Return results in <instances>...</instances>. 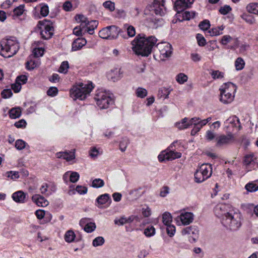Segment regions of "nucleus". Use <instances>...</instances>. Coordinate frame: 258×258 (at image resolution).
Wrapping results in <instances>:
<instances>
[{
    "instance_id": "1",
    "label": "nucleus",
    "mask_w": 258,
    "mask_h": 258,
    "mask_svg": "<svg viewBox=\"0 0 258 258\" xmlns=\"http://www.w3.org/2000/svg\"><path fill=\"white\" fill-rule=\"evenodd\" d=\"M133 51L138 55L148 56L151 52L153 47L156 44L157 39L154 36L145 37V35H138L135 40Z\"/></svg>"
},
{
    "instance_id": "2",
    "label": "nucleus",
    "mask_w": 258,
    "mask_h": 258,
    "mask_svg": "<svg viewBox=\"0 0 258 258\" xmlns=\"http://www.w3.org/2000/svg\"><path fill=\"white\" fill-rule=\"evenodd\" d=\"M242 216L239 211L234 209L227 216L223 217L221 220L222 225L227 229L235 231L242 225Z\"/></svg>"
},
{
    "instance_id": "3",
    "label": "nucleus",
    "mask_w": 258,
    "mask_h": 258,
    "mask_svg": "<svg viewBox=\"0 0 258 258\" xmlns=\"http://www.w3.org/2000/svg\"><path fill=\"white\" fill-rule=\"evenodd\" d=\"M93 88L92 83H77L70 89V96L74 100H83L89 95Z\"/></svg>"
},
{
    "instance_id": "4",
    "label": "nucleus",
    "mask_w": 258,
    "mask_h": 258,
    "mask_svg": "<svg viewBox=\"0 0 258 258\" xmlns=\"http://www.w3.org/2000/svg\"><path fill=\"white\" fill-rule=\"evenodd\" d=\"M19 48V43L16 38L4 39L0 43V54L4 57H10L18 52Z\"/></svg>"
},
{
    "instance_id": "5",
    "label": "nucleus",
    "mask_w": 258,
    "mask_h": 258,
    "mask_svg": "<svg viewBox=\"0 0 258 258\" xmlns=\"http://www.w3.org/2000/svg\"><path fill=\"white\" fill-rule=\"evenodd\" d=\"M220 91V101L225 104L231 103L234 99L236 91V86L231 82H228L222 85L219 89Z\"/></svg>"
},
{
    "instance_id": "6",
    "label": "nucleus",
    "mask_w": 258,
    "mask_h": 258,
    "mask_svg": "<svg viewBox=\"0 0 258 258\" xmlns=\"http://www.w3.org/2000/svg\"><path fill=\"white\" fill-rule=\"evenodd\" d=\"M96 105L100 109L108 108L113 103L111 95L105 91L98 90L94 96Z\"/></svg>"
},
{
    "instance_id": "7",
    "label": "nucleus",
    "mask_w": 258,
    "mask_h": 258,
    "mask_svg": "<svg viewBox=\"0 0 258 258\" xmlns=\"http://www.w3.org/2000/svg\"><path fill=\"white\" fill-rule=\"evenodd\" d=\"M212 168L208 164H203L197 169L195 173V181L201 183L209 178L212 175Z\"/></svg>"
},
{
    "instance_id": "8",
    "label": "nucleus",
    "mask_w": 258,
    "mask_h": 258,
    "mask_svg": "<svg viewBox=\"0 0 258 258\" xmlns=\"http://www.w3.org/2000/svg\"><path fill=\"white\" fill-rule=\"evenodd\" d=\"M37 27L43 38L48 39L52 36L53 28L52 23L49 21L44 20L42 21H39L37 25Z\"/></svg>"
},
{
    "instance_id": "9",
    "label": "nucleus",
    "mask_w": 258,
    "mask_h": 258,
    "mask_svg": "<svg viewBox=\"0 0 258 258\" xmlns=\"http://www.w3.org/2000/svg\"><path fill=\"white\" fill-rule=\"evenodd\" d=\"M120 29L116 26L113 25L103 28L99 31V36L103 39H115L119 34Z\"/></svg>"
},
{
    "instance_id": "10",
    "label": "nucleus",
    "mask_w": 258,
    "mask_h": 258,
    "mask_svg": "<svg viewBox=\"0 0 258 258\" xmlns=\"http://www.w3.org/2000/svg\"><path fill=\"white\" fill-rule=\"evenodd\" d=\"M194 219V215L192 213L186 212L185 210H181L180 214L177 216L175 220L178 226H185L190 224Z\"/></svg>"
},
{
    "instance_id": "11",
    "label": "nucleus",
    "mask_w": 258,
    "mask_h": 258,
    "mask_svg": "<svg viewBox=\"0 0 258 258\" xmlns=\"http://www.w3.org/2000/svg\"><path fill=\"white\" fill-rule=\"evenodd\" d=\"M147 10L151 12V15L153 13L161 16L164 15L166 11L164 0H154L152 5L147 7Z\"/></svg>"
},
{
    "instance_id": "12",
    "label": "nucleus",
    "mask_w": 258,
    "mask_h": 258,
    "mask_svg": "<svg viewBox=\"0 0 258 258\" xmlns=\"http://www.w3.org/2000/svg\"><path fill=\"white\" fill-rule=\"evenodd\" d=\"M159 50V56L161 60H165L170 57L172 54V46L167 42H163L157 44Z\"/></svg>"
},
{
    "instance_id": "13",
    "label": "nucleus",
    "mask_w": 258,
    "mask_h": 258,
    "mask_svg": "<svg viewBox=\"0 0 258 258\" xmlns=\"http://www.w3.org/2000/svg\"><path fill=\"white\" fill-rule=\"evenodd\" d=\"M234 208L232 206L226 204H219L217 205L214 208V212L215 215L221 218V220L223 217L227 216V215L230 214V212L233 211Z\"/></svg>"
},
{
    "instance_id": "14",
    "label": "nucleus",
    "mask_w": 258,
    "mask_h": 258,
    "mask_svg": "<svg viewBox=\"0 0 258 258\" xmlns=\"http://www.w3.org/2000/svg\"><path fill=\"white\" fill-rule=\"evenodd\" d=\"M181 156V153L174 151L167 150L162 152L158 156V159L160 162L165 160H172L179 158Z\"/></svg>"
},
{
    "instance_id": "15",
    "label": "nucleus",
    "mask_w": 258,
    "mask_h": 258,
    "mask_svg": "<svg viewBox=\"0 0 258 258\" xmlns=\"http://www.w3.org/2000/svg\"><path fill=\"white\" fill-rule=\"evenodd\" d=\"M194 1L195 0H177L174 4V8L177 13V18L181 16V12L190 7Z\"/></svg>"
},
{
    "instance_id": "16",
    "label": "nucleus",
    "mask_w": 258,
    "mask_h": 258,
    "mask_svg": "<svg viewBox=\"0 0 258 258\" xmlns=\"http://www.w3.org/2000/svg\"><path fill=\"white\" fill-rule=\"evenodd\" d=\"M234 140V136L231 133H229L226 135H220L217 138L216 146L218 147H221L224 145H227L233 142Z\"/></svg>"
},
{
    "instance_id": "17",
    "label": "nucleus",
    "mask_w": 258,
    "mask_h": 258,
    "mask_svg": "<svg viewBox=\"0 0 258 258\" xmlns=\"http://www.w3.org/2000/svg\"><path fill=\"white\" fill-rule=\"evenodd\" d=\"M80 225L88 233L93 232L96 228L95 223L90 222V219L87 218L82 219L80 221Z\"/></svg>"
},
{
    "instance_id": "18",
    "label": "nucleus",
    "mask_w": 258,
    "mask_h": 258,
    "mask_svg": "<svg viewBox=\"0 0 258 258\" xmlns=\"http://www.w3.org/2000/svg\"><path fill=\"white\" fill-rule=\"evenodd\" d=\"M79 174L75 171H69L66 172L63 175V179L66 183L68 182V178L71 182L75 183L79 180Z\"/></svg>"
},
{
    "instance_id": "19",
    "label": "nucleus",
    "mask_w": 258,
    "mask_h": 258,
    "mask_svg": "<svg viewBox=\"0 0 258 258\" xmlns=\"http://www.w3.org/2000/svg\"><path fill=\"white\" fill-rule=\"evenodd\" d=\"M32 200L40 207H46L48 205V202L40 195H33L32 197Z\"/></svg>"
},
{
    "instance_id": "20",
    "label": "nucleus",
    "mask_w": 258,
    "mask_h": 258,
    "mask_svg": "<svg viewBox=\"0 0 258 258\" xmlns=\"http://www.w3.org/2000/svg\"><path fill=\"white\" fill-rule=\"evenodd\" d=\"M87 43V41L85 38H78L72 43V50L77 51L80 49L83 46L85 45Z\"/></svg>"
},
{
    "instance_id": "21",
    "label": "nucleus",
    "mask_w": 258,
    "mask_h": 258,
    "mask_svg": "<svg viewBox=\"0 0 258 258\" xmlns=\"http://www.w3.org/2000/svg\"><path fill=\"white\" fill-rule=\"evenodd\" d=\"M26 194L21 190L14 192L12 198L14 201L19 203H24L25 202Z\"/></svg>"
},
{
    "instance_id": "22",
    "label": "nucleus",
    "mask_w": 258,
    "mask_h": 258,
    "mask_svg": "<svg viewBox=\"0 0 258 258\" xmlns=\"http://www.w3.org/2000/svg\"><path fill=\"white\" fill-rule=\"evenodd\" d=\"M41 45V42L40 41L35 42L33 44V52L35 57L41 56L44 53V49L42 47H39Z\"/></svg>"
},
{
    "instance_id": "23",
    "label": "nucleus",
    "mask_w": 258,
    "mask_h": 258,
    "mask_svg": "<svg viewBox=\"0 0 258 258\" xmlns=\"http://www.w3.org/2000/svg\"><path fill=\"white\" fill-rule=\"evenodd\" d=\"M56 156L58 158H63L67 161H70L75 158L74 152H59L56 154Z\"/></svg>"
},
{
    "instance_id": "24",
    "label": "nucleus",
    "mask_w": 258,
    "mask_h": 258,
    "mask_svg": "<svg viewBox=\"0 0 258 258\" xmlns=\"http://www.w3.org/2000/svg\"><path fill=\"white\" fill-rule=\"evenodd\" d=\"M225 26L222 25L220 26L212 28L208 31V33L211 36H217L223 34V30L225 29Z\"/></svg>"
},
{
    "instance_id": "25",
    "label": "nucleus",
    "mask_w": 258,
    "mask_h": 258,
    "mask_svg": "<svg viewBox=\"0 0 258 258\" xmlns=\"http://www.w3.org/2000/svg\"><path fill=\"white\" fill-rule=\"evenodd\" d=\"M75 18L76 21L80 24L79 26L81 27L82 28H85L87 26L89 20L84 15L78 14L76 15Z\"/></svg>"
},
{
    "instance_id": "26",
    "label": "nucleus",
    "mask_w": 258,
    "mask_h": 258,
    "mask_svg": "<svg viewBox=\"0 0 258 258\" xmlns=\"http://www.w3.org/2000/svg\"><path fill=\"white\" fill-rule=\"evenodd\" d=\"M246 11L251 14L258 15V3H251L246 7Z\"/></svg>"
},
{
    "instance_id": "27",
    "label": "nucleus",
    "mask_w": 258,
    "mask_h": 258,
    "mask_svg": "<svg viewBox=\"0 0 258 258\" xmlns=\"http://www.w3.org/2000/svg\"><path fill=\"white\" fill-rule=\"evenodd\" d=\"M225 123L226 124H231L232 126L233 127H237L238 126V129L240 128V125L239 124V120L238 118L235 116H233L231 117H230L229 118H228Z\"/></svg>"
},
{
    "instance_id": "28",
    "label": "nucleus",
    "mask_w": 258,
    "mask_h": 258,
    "mask_svg": "<svg viewBox=\"0 0 258 258\" xmlns=\"http://www.w3.org/2000/svg\"><path fill=\"white\" fill-rule=\"evenodd\" d=\"M98 22L96 21H88L86 30L90 34H93L94 30L97 28Z\"/></svg>"
},
{
    "instance_id": "29",
    "label": "nucleus",
    "mask_w": 258,
    "mask_h": 258,
    "mask_svg": "<svg viewBox=\"0 0 258 258\" xmlns=\"http://www.w3.org/2000/svg\"><path fill=\"white\" fill-rule=\"evenodd\" d=\"M196 13L195 12L191 11H185L182 14V18L180 19V17L177 18L180 21L183 20H189L190 19L194 18Z\"/></svg>"
},
{
    "instance_id": "30",
    "label": "nucleus",
    "mask_w": 258,
    "mask_h": 258,
    "mask_svg": "<svg viewBox=\"0 0 258 258\" xmlns=\"http://www.w3.org/2000/svg\"><path fill=\"white\" fill-rule=\"evenodd\" d=\"M20 107H15L11 109L9 111V115L11 118L16 119L19 117L21 114Z\"/></svg>"
},
{
    "instance_id": "31",
    "label": "nucleus",
    "mask_w": 258,
    "mask_h": 258,
    "mask_svg": "<svg viewBox=\"0 0 258 258\" xmlns=\"http://www.w3.org/2000/svg\"><path fill=\"white\" fill-rule=\"evenodd\" d=\"M175 126L179 130H183L189 127V121L187 118L182 119L180 121L176 122Z\"/></svg>"
},
{
    "instance_id": "32",
    "label": "nucleus",
    "mask_w": 258,
    "mask_h": 258,
    "mask_svg": "<svg viewBox=\"0 0 258 258\" xmlns=\"http://www.w3.org/2000/svg\"><path fill=\"white\" fill-rule=\"evenodd\" d=\"M234 65L237 71H240L244 68L245 61L242 57H239L236 59Z\"/></svg>"
},
{
    "instance_id": "33",
    "label": "nucleus",
    "mask_w": 258,
    "mask_h": 258,
    "mask_svg": "<svg viewBox=\"0 0 258 258\" xmlns=\"http://www.w3.org/2000/svg\"><path fill=\"white\" fill-rule=\"evenodd\" d=\"M172 217L169 213L165 212L162 215V222L165 226L171 224Z\"/></svg>"
},
{
    "instance_id": "34",
    "label": "nucleus",
    "mask_w": 258,
    "mask_h": 258,
    "mask_svg": "<svg viewBox=\"0 0 258 258\" xmlns=\"http://www.w3.org/2000/svg\"><path fill=\"white\" fill-rule=\"evenodd\" d=\"M40 62L39 59H31L26 63V68L28 70H33L39 66Z\"/></svg>"
},
{
    "instance_id": "35",
    "label": "nucleus",
    "mask_w": 258,
    "mask_h": 258,
    "mask_svg": "<svg viewBox=\"0 0 258 258\" xmlns=\"http://www.w3.org/2000/svg\"><path fill=\"white\" fill-rule=\"evenodd\" d=\"M210 75L214 80L221 79L224 77V73L219 70H212Z\"/></svg>"
},
{
    "instance_id": "36",
    "label": "nucleus",
    "mask_w": 258,
    "mask_h": 258,
    "mask_svg": "<svg viewBox=\"0 0 258 258\" xmlns=\"http://www.w3.org/2000/svg\"><path fill=\"white\" fill-rule=\"evenodd\" d=\"M240 17L243 20L249 24H253L255 23V19L251 15L243 13L240 16Z\"/></svg>"
},
{
    "instance_id": "37",
    "label": "nucleus",
    "mask_w": 258,
    "mask_h": 258,
    "mask_svg": "<svg viewBox=\"0 0 258 258\" xmlns=\"http://www.w3.org/2000/svg\"><path fill=\"white\" fill-rule=\"evenodd\" d=\"M109 200L110 201L109 195L105 194L99 196L97 199V202L98 204L102 205L107 203Z\"/></svg>"
},
{
    "instance_id": "38",
    "label": "nucleus",
    "mask_w": 258,
    "mask_h": 258,
    "mask_svg": "<svg viewBox=\"0 0 258 258\" xmlns=\"http://www.w3.org/2000/svg\"><path fill=\"white\" fill-rule=\"evenodd\" d=\"M245 188L248 192H254L258 190V185L254 182H249L245 185Z\"/></svg>"
},
{
    "instance_id": "39",
    "label": "nucleus",
    "mask_w": 258,
    "mask_h": 258,
    "mask_svg": "<svg viewBox=\"0 0 258 258\" xmlns=\"http://www.w3.org/2000/svg\"><path fill=\"white\" fill-rule=\"evenodd\" d=\"M76 235L72 230L68 231L64 235L65 240L67 242H72L74 241Z\"/></svg>"
},
{
    "instance_id": "40",
    "label": "nucleus",
    "mask_w": 258,
    "mask_h": 258,
    "mask_svg": "<svg viewBox=\"0 0 258 258\" xmlns=\"http://www.w3.org/2000/svg\"><path fill=\"white\" fill-rule=\"evenodd\" d=\"M256 160V158L253 154H249L245 156L244 163L246 165H248L254 162Z\"/></svg>"
},
{
    "instance_id": "41",
    "label": "nucleus",
    "mask_w": 258,
    "mask_h": 258,
    "mask_svg": "<svg viewBox=\"0 0 258 258\" xmlns=\"http://www.w3.org/2000/svg\"><path fill=\"white\" fill-rule=\"evenodd\" d=\"M197 232L198 231L196 229H194L190 226L185 228L181 231V233L183 235L190 234L196 235Z\"/></svg>"
},
{
    "instance_id": "42",
    "label": "nucleus",
    "mask_w": 258,
    "mask_h": 258,
    "mask_svg": "<svg viewBox=\"0 0 258 258\" xmlns=\"http://www.w3.org/2000/svg\"><path fill=\"white\" fill-rule=\"evenodd\" d=\"M124 28L126 29L127 35L129 37H132L135 35V28L133 26L126 24L124 25Z\"/></svg>"
},
{
    "instance_id": "43",
    "label": "nucleus",
    "mask_w": 258,
    "mask_h": 258,
    "mask_svg": "<svg viewBox=\"0 0 258 258\" xmlns=\"http://www.w3.org/2000/svg\"><path fill=\"white\" fill-rule=\"evenodd\" d=\"M144 234L147 237L152 236L155 234V228L150 225L145 229Z\"/></svg>"
},
{
    "instance_id": "44",
    "label": "nucleus",
    "mask_w": 258,
    "mask_h": 258,
    "mask_svg": "<svg viewBox=\"0 0 258 258\" xmlns=\"http://www.w3.org/2000/svg\"><path fill=\"white\" fill-rule=\"evenodd\" d=\"M136 94L138 97L143 98L147 96V91L145 89L139 87L137 89Z\"/></svg>"
},
{
    "instance_id": "45",
    "label": "nucleus",
    "mask_w": 258,
    "mask_h": 258,
    "mask_svg": "<svg viewBox=\"0 0 258 258\" xmlns=\"http://www.w3.org/2000/svg\"><path fill=\"white\" fill-rule=\"evenodd\" d=\"M187 76L184 74L180 73L176 76V80L178 83L182 84L187 81Z\"/></svg>"
},
{
    "instance_id": "46",
    "label": "nucleus",
    "mask_w": 258,
    "mask_h": 258,
    "mask_svg": "<svg viewBox=\"0 0 258 258\" xmlns=\"http://www.w3.org/2000/svg\"><path fill=\"white\" fill-rule=\"evenodd\" d=\"M24 7L23 5H20L16 8L13 11V16L19 17L22 15L24 11Z\"/></svg>"
},
{
    "instance_id": "47",
    "label": "nucleus",
    "mask_w": 258,
    "mask_h": 258,
    "mask_svg": "<svg viewBox=\"0 0 258 258\" xmlns=\"http://www.w3.org/2000/svg\"><path fill=\"white\" fill-rule=\"evenodd\" d=\"M104 239L102 237L99 236L93 240L92 244L94 246L97 247L102 245L104 243Z\"/></svg>"
},
{
    "instance_id": "48",
    "label": "nucleus",
    "mask_w": 258,
    "mask_h": 258,
    "mask_svg": "<svg viewBox=\"0 0 258 258\" xmlns=\"http://www.w3.org/2000/svg\"><path fill=\"white\" fill-rule=\"evenodd\" d=\"M200 28L204 31L208 30L210 27V23L209 21L207 20H204L200 22L199 25Z\"/></svg>"
},
{
    "instance_id": "49",
    "label": "nucleus",
    "mask_w": 258,
    "mask_h": 258,
    "mask_svg": "<svg viewBox=\"0 0 258 258\" xmlns=\"http://www.w3.org/2000/svg\"><path fill=\"white\" fill-rule=\"evenodd\" d=\"M104 184L103 180L100 178H96L93 180L92 185L93 187L95 188H98L102 187Z\"/></svg>"
},
{
    "instance_id": "50",
    "label": "nucleus",
    "mask_w": 258,
    "mask_h": 258,
    "mask_svg": "<svg viewBox=\"0 0 258 258\" xmlns=\"http://www.w3.org/2000/svg\"><path fill=\"white\" fill-rule=\"evenodd\" d=\"M6 176L10 178L11 179H17L19 177V172L18 171H10L6 173Z\"/></svg>"
},
{
    "instance_id": "51",
    "label": "nucleus",
    "mask_w": 258,
    "mask_h": 258,
    "mask_svg": "<svg viewBox=\"0 0 258 258\" xmlns=\"http://www.w3.org/2000/svg\"><path fill=\"white\" fill-rule=\"evenodd\" d=\"M100 154L99 149L96 147H91L89 151L90 156L93 159L96 158L98 155Z\"/></svg>"
},
{
    "instance_id": "52",
    "label": "nucleus",
    "mask_w": 258,
    "mask_h": 258,
    "mask_svg": "<svg viewBox=\"0 0 258 258\" xmlns=\"http://www.w3.org/2000/svg\"><path fill=\"white\" fill-rule=\"evenodd\" d=\"M198 43L200 46H204L206 44V40L204 36L201 34H198L196 36Z\"/></svg>"
},
{
    "instance_id": "53",
    "label": "nucleus",
    "mask_w": 258,
    "mask_h": 258,
    "mask_svg": "<svg viewBox=\"0 0 258 258\" xmlns=\"http://www.w3.org/2000/svg\"><path fill=\"white\" fill-rule=\"evenodd\" d=\"M69 66L67 61H63L59 69V72L61 73L66 74L68 72Z\"/></svg>"
},
{
    "instance_id": "54",
    "label": "nucleus",
    "mask_w": 258,
    "mask_h": 258,
    "mask_svg": "<svg viewBox=\"0 0 258 258\" xmlns=\"http://www.w3.org/2000/svg\"><path fill=\"white\" fill-rule=\"evenodd\" d=\"M103 7L109 10L110 11H113L115 10L114 3L111 1H106L103 4Z\"/></svg>"
},
{
    "instance_id": "55",
    "label": "nucleus",
    "mask_w": 258,
    "mask_h": 258,
    "mask_svg": "<svg viewBox=\"0 0 258 258\" xmlns=\"http://www.w3.org/2000/svg\"><path fill=\"white\" fill-rule=\"evenodd\" d=\"M166 231L168 235L172 237L175 232V227L171 224L166 226Z\"/></svg>"
},
{
    "instance_id": "56",
    "label": "nucleus",
    "mask_w": 258,
    "mask_h": 258,
    "mask_svg": "<svg viewBox=\"0 0 258 258\" xmlns=\"http://www.w3.org/2000/svg\"><path fill=\"white\" fill-rule=\"evenodd\" d=\"M216 137V134L211 130H208L206 132L205 138L208 141H212Z\"/></svg>"
},
{
    "instance_id": "57",
    "label": "nucleus",
    "mask_w": 258,
    "mask_h": 258,
    "mask_svg": "<svg viewBox=\"0 0 258 258\" xmlns=\"http://www.w3.org/2000/svg\"><path fill=\"white\" fill-rule=\"evenodd\" d=\"M114 223L118 226H121L124 224H126V217L124 216H123L118 219L116 218L114 220Z\"/></svg>"
},
{
    "instance_id": "58",
    "label": "nucleus",
    "mask_w": 258,
    "mask_h": 258,
    "mask_svg": "<svg viewBox=\"0 0 258 258\" xmlns=\"http://www.w3.org/2000/svg\"><path fill=\"white\" fill-rule=\"evenodd\" d=\"M232 40V38L230 35H224L220 40V43L222 45H226Z\"/></svg>"
},
{
    "instance_id": "59",
    "label": "nucleus",
    "mask_w": 258,
    "mask_h": 258,
    "mask_svg": "<svg viewBox=\"0 0 258 258\" xmlns=\"http://www.w3.org/2000/svg\"><path fill=\"white\" fill-rule=\"evenodd\" d=\"M26 146V143L22 140H18L15 143V147L18 150L23 149Z\"/></svg>"
},
{
    "instance_id": "60",
    "label": "nucleus",
    "mask_w": 258,
    "mask_h": 258,
    "mask_svg": "<svg viewBox=\"0 0 258 258\" xmlns=\"http://www.w3.org/2000/svg\"><path fill=\"white\" fill-rule=\"evenodd\" d=\"M21 83L20 82L17 81L15 83L12 85V89L14 90V91L16 93L19 92L21 89Z\"/></svg>"
},
{
    "instance_id": "61",
    "label": "nucleus",
    "mask_w": 258,
    "mask_h": 258,
    "mask_svg": "<svg viewBox=\"0 0 258 258\" xmlns=\"http://www.w3.org/2000/svg\"><path fill=\"white\" fill-rule=\"evenodd\" d=\"M48 7L46 5H42L40 9V14L43 17H45L48 14Z\"/></svg>"
},
{
    "instance_id": "62",
    "label": "nucleus",
    "mask_w": 258,
    "mask_h": 258,
    "mask_svg": "<svg viewBox=\"0 0 258 258\" xmlns=\"http://www.w3.org/2000/svg\"><path fill=\"white\" fill-rule=\"evenodd\" d=\"M128 144V140L127 139H123L119 144V148L121 151L124 152Z\"/></svg>"
},
{
    "instance_id": "63",
    "label": "nucleus",
    "mask_w": 258,
    "mask_h": 258,
    "mask_svg": "<svg viewBox=\"0 0 258 258\" xmlns=\"http://www.w3.org/2000/svg\"><path fill=\"white\" fill-rule=\"evenodd\" d=\"M231 11V7L228 5H225L219 9V12L222 15H226Z\"/></svg>"
},
{
    "instance_id": "64",
    "label": "nucleus",
    "mask_w": 258,
    "mask_h": 258,
    "mask_svg": "<svg viewBox=\"0 0 258 258\" xmlns=\"http://www.w3.org/2000/svg\"><path fill=\"white\" fill-rule=\"evenodd\" d=\"M58 92V90L56 87H50L47 91V94L50 96H55Z\"/></svg>"
}]
</instances>
